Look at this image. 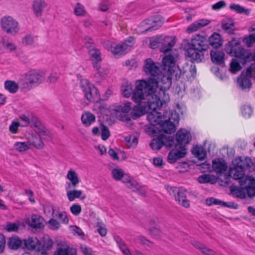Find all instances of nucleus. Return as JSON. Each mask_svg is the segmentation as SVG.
<instances>
[{"instance_id": "f257e3e1", "label": "nucleus", "mask_w": 255, "mask_h": 255, "mask_svg": "<svg viewBox=\"0 0 255 255\" xmlns=\"http://www.w3.org/2000/svg\"><path fill=\"white\" fill-rule=\"evenodd\" d=\"M157 86L152 80H140L135 82L134 89L131 83L127 82L122 87V94L125 98L131 96L132 100L137 105L132 110V115L134 118L142 116L143 106L152 97L151 94L154 91Z\"/></svg>"}, {"instance_id": "f03ea898", "label": "nucleus", "mask_w": 255, "mask_h": 255, "mask_svg": "<svg viewBox=\"0 0 255 255\" xmlns=\"http://www.w3.org/2000/svg\"><path fill=\"white\" fill-rule=\"evenodd\" d=\"M160 108L150 109L145 111L143 115L147 114V119L152 125V130L155 133L163 131L171 133L175 130V124L179 122L178 115L176 113L169 112H160Z\"/></svg>"}, {"instance_id": "7ed1b4c3", "label": "nucleus", "mask_w": 255, "mask_h": 255, "mask_svg": "<svg viewBox=\"0 0 255 255\" xmlns=\"http://www.w3.org/2000/svg\"><path fill=\"white\" fill-rule=\"evenodd\" d=\"M253 162L248 157H237L232 163L230 168V176L236 180H239L240 184L252 185L255 179L253 177L245 175V170L252 166Z\"/></svg>"}, {"instance_id": "20e7f679", "label": "nucleus", "mask_w": 255, "mask_h": 255, "mask_svg": "<svg viewBox=\"0 0 255 255\" xmlns=\"http://www.w3.org/2000/svg\"><path fill=\"white\" fill-rule=\"evenodd\" d=\"M178 57V53L176 51H172L171 54H167L163 58V69L161 75V81L163 85L161 89H168L171 85L172 78L174 77L177 78L178 69L176 66L175 62Z\"/></svg>"}, {"instance_id": "39448f33", "label": "nucleus", "mask_w": 255, "mask_h": 255, "mask_svg": "<svg viewBox=\"0 0 255 255\" xmlns=\"http://www.w3.org/2000/svg\"><path fill=\"white\" fill-rule=\"evenodd\" d=\"M34 133L28 132L25 134L27 143L30 147L33 146L37 148H42L44 146L43 140L51 138L50 132L39 122H36L32 126Z\"/></svg>"}, {"instance_id": "423d86ee", "label": "nucleus", "mask_w": 255, "mask_h": 255, "mask_svg": "<svg viewBox=\"0 0 255 255\" xmlns=\"http://www.w3.org/2000/svg\"><path fill=\"white\" fill-rule=\"evenodd\" d=\"M185 48V55L191 61L199 62L202 57V51L207 48L206 38L204 36L197 35Z\"/></svg>"}, {"instance_id": "0eeeda50", "label": "nucleus", "mask_w": 255, "mask_h": 255, "mask_svg": "<svg viewBox=\"0 0 255 255\" xmlns=\"http://www.w3.org/2000/svg\"><path fill=\"white\" fill-rule=\"evenodd\" d=\"M240 45V40L233 39L226 45L225 50L228 54L238 58L242 64H245L250 61L252 53L250 50Z\"/></svg>"}, {"instance_id": "6e6552de", "label": "nucleus", "mask_w": 255, "mask_h": 255, "mask_svg": "<svg viewBox=\"0 0 255 255\" xmlns=\"http://www.w3.org/2000/svg\"><path fill=\"white\" fill-rule=\"evenodd\" d=\"M148 80H152L156 84V88L154 91L151 94V98L149 99L148 103L144 106V109L142 111V115L147 110L150 109H157L160 108L163 104H166L169 101V96L165 92V90L161 89L158 93V95L155 93L158 88V82L155 78H149Z\"/></svg>"}, {"instance_id": "1a4fd4ad", "label": "nucleus", "mask_w": 255, "mask_h": 255, "mask_svg": "<svg viewBox=\"0 0 255 255\" xmlns=\"http://www.w3.org/2000/svg\"><path fill=\"white\" fill-rule=\"evenodd\" d=\"M149 39L150 42L149 46L152 49L156 48L158 44L161 43L162 44V46L160 48L161 52L166 53L168 51H170V54H171L172 51H176L178 53V51L176 50H171V48L176 42V39L175 37H169L160 35L151 37Z\"/></svg>"}, {"instance_id": "9d476101", "label": "nucleus", "mask_w": 255, "mask_h": 255, "mask_svg": "<svg viewBox=\"0 0 255 255\" xmlns=\"http://www.w3.org/2000/svg\"><path fill=\"white\" fill-rule=\"evenodd\" d=\"M44 73L41 71H32L24 74L19 79L24 87H33L41 84L43 81Z\"/></svg>"}, {"instance_id": "9b49d317", "label": "nucleus", "mask_w": 255, "mask_h": 255, "mask_svg": "<svg viewBox=\"0 0 255 255\" xmlns=\"http://www.w3.org/2000/svg\"><path fill=\"white\" fill-rule=\"evenodd\" d=\"M81 87L86 99L90 102L99 101L100 96L97 89L87 79L81 81Z\"/></svg>"}, {"instance_id": "f8f14e48", "label": "nucleus", "mask_w": 255, "mask_h": 255, "mask_svg": "<svg viewBox=\"0 0 255 255\" xmlns=\"http://www.w3.org/2000/svg\"><path fill=\"white\" fill-rule=\"evenodd\" d=\"M2 30L7 34L14 35L19 31L18 22L10 16H3L0 21Z\"/></svg>"}, {"instance_id": "ddd939ff", "label": "nucleus", "mask_w": 255, "mask_h": 255, "mask_svg": "<svg viewBox=\"0 0 255 255\" xmlns=\"http://www.w3.org/2000/svg\"><path fill=\"white\" fill-rule=\"evenodd\" d=\"M245 186V188L238 187L236 186L231 187V192L232 195L236 197L242 199L245 198L247 194L251 198L255 196V181L252 185L241 184Z\"/></svg>"}, {"instance_id": "4468645a", "label": "nucleus", "mask_w": 255, "mask_h": 255, "mask_svg": "<svg viewBox=\"0 0 255 255\" xmlns=\"http://www.w3.org/2000/svg\"><path fill=\"white\" fill-rule=\"evenodd\" d=\"M187 153V150L184 146L176 145L175 148L168 153L167 160L170 163H173L178 160L183 158Z\"/></svg>"}, {"instance_id": "2eb2a0df", "label": "nucleus", "mask_w": 255, "mask_h": 255, "mask_svg": "<svg viewBox=\"0 0 255 255\" xmlns=\"http://www.w3.org/2000/svg\"><path fill=\"white\" fill-rule=\"evenodd\" d=\"M134 44V39L130 37L122 44L113 46L111 50L114 54H123L130 50Z\"/></svg>"}, {"instance_id": "dca6fc26", "label": "nucleus", "mask_w": 255, "mask_h": 255, "mask_svg": "<svg viewBox=\"0 0 255 255\" xmlns=\"http://www.w3.org/2000/svg\"><path fill=\"white\" fill-rule=\"evenodd\" d=\"M144 71L147 74H150L155 77L157 76L158 79L159 78V76L161 72L159 64L155 63L151 59H147L145 61Z\"/></svg>"}, {"instance_id": "f3484780", "label": "nucleus", "mask_w": 255, "mask_h": 255, "mask_svg": "<svg viewBox=\"0 0 255 255\" xmlns=\"http://www.w3.org/2000/svg\"><path fill=\"white\" fill-rule=\"evenodd\" d=\"M25 222L27 225L33 229H41L45 225L44 219L36 214H33L27 217L25 219Z\"/></svg>"}, {"instance_id": "a211bd4d", "label": "nucleus", "mask_w": 255, "mask_h": 255, "mask_svg": "<svg viewBox=\"0 0 255 255\" xmlns=\"http://www.w3.org/2000/svg\"><path fill=\"white\" fill-rule=\"evenodd\" d=\"M174 197L175 201L183 207L188 208L190 206V201L187 196V191L185 189H178Z\"/></svg>"}, {"instance_id": "6ab92c4d", "label": "nucleus", "mask_w": 255, "mask_h": 255, "mask_svg": "<svg viewBox=\"0 0 255 255\" xmlns=\"http://www.w3.org/2000/svg\"><path fill=\"white\" fill-rule=\"evenodd\" d=\"M47 5V4L44 0H34L31 4V8L35 17H41Z\"/></svg>"}, {"instance_id": "aec40b11", "label": "nucleus", "mask_w": 255, "mask_h": 255, "mask_svg": "<svg viewBox=\"0 0 255 255\" xmlns=\"http://www.w3.org/2000/svg\"><path fill=\"white\" fill-rule=\"evenodd\" d=\"M123 182L126 184L128 188L132 189L133 191L139 192L140 194L144 195L145 194V191L142 186H141L136 181L132 180L128 176L126 178Z\"/></svg>"}, {"instance_id": "412c9836", "label": "nucleus", "mask_w": 255, "mask_h": 255, "mask_svg": "<svg viewBox=\"0 0 255 255\" xmlns=\"http://www.w3.org/2000/svg\"><path fill=\"white\" fill-rule=\"evenodd\" d=\"M248 76L251 77L247 74V71L246 73H242L237 78V85L240 89L245 90L251 88L252 83Z\"/></svg>"}, {"instance_id": "4be33fe9", "label": "nucleus", "mask_w": 255, "mask_h": 255, "mask_svg": "<svg viewBox=\"0 0 255 255\" xmlns=\"http://www.w3.org/2000/svg\"><path fill=\"white\" fill-rule=\"evenodd\" d=\"M191 139L190 133L186 129H181L176 133V140L179 145L184 146L188 144Z\"/></svg>"}, {"instance_id": "5701e85b", "label": "nucleus", "mask_w": 255, "mask_h": 255, "mask_svg": "<svg viewBox=\"0 0 255 255\" xmlns=\"http://www.w3.org/2000/svg\"><path fill=\"white\" fill-rule=\"evenodd\" d=\"M163 21V18L158 16L155 17L154 19H147L142 21L139 25L141 30L143 31H147L150 30L151 28L154 27V23H158L159 24L162 23Z\"/></svg>"}, {"instance_id": "b1692460", "label": "nucleus", "mask_w": 255, "mask_h": 255, "mask_svg": "<svg viewBox=\"0 0 255 255\" xmlns=\"http://www.w3.org/2000/svg\"><path fill=\"white\" fill-rule=\"evenodd\" d=\"M210 23V21L208 19H199L191 24L186 29V31L188 33H191L197 31L201 27L207 26Z\"/></svg>"}, {"instance_id": "393cba45", "label": "nucleus", "mask_w": 255, "mask_h": 255, "mask_svg": "<svg viewBox=\"0 0 255 255\" xmlns=\"http://www.w3.org/2000/svg\"><path fill=\"white\" fill-rule=\"evenodd\" d=\"M111 175L112 178L117 181L124 180L128 177V175L124 172L123 169L116 166L111 169Z\"/></svg>"}, {"instance_id": "a878e982", "label": "nucleus", "mask_w": 255, "mask_h": 255, "mask_svg": "<svg viewBox=\"0 0 255 255\" xmlns=\"http://www.w3.org/2000/svg\"><path fill=\"white\" fill-rule=\"evenodd\" d=\"M66 195L70 202H73L76 199H84L86 197L82 191L77 189L69 190L68 188L66 189Z\"/></svg>"}, {"instance_id": "bb28decb", "label": "nucleus", "mask_w": 255, "mask_h": 255, "mask_svg": "<svg viewBox=\"0 0 255 255\" xmlns=\"http://www.w3.org/2000/svg\"><path fill=\"white\" fill-rule=\"evenodd\" d=\"M66 177L67 179L70 182L69 187L71 185L75 187L80 182L78 173L73 169H70L68 171Z\"/></svg>"}, {"instance_id": "cd10ccee", "label": "nucleus", "mask_w": 255, "mask_h": 255, "mask_svg": "<svg viewBox=\"0 0 255 255\" xmlns=\"http://www.w3.org/2000/svg\"><path fill=\"white\" fill-rule=\"evenodd\" d=\"M206 203L208 206L213 205H219L221 206L237 208V205L233 202H224L220 200L214 198H210L206 199Z\"/></svg>"}, {"instance_id": "c85d7f7f", "label": "nucleus", "mask_w": 255, "mask_h": 255, "mask_svg": "<svg viewBox=\"0 0 255 255\" xmlns=\"http://www.w3.org/2000/svg\"><path fill=\"white\" fill-rule=\"evenodd\" d=\"M22 244V241L17 236H14L9 238L7 241L8 247L12 250L19 249Z\"/></svg>"}, {"instance_id": "c756f323", "label": "nucleus", "mask_w": 255, "mask_h": 255, "mask_svg": "<svg viewBox=\"0 0 255 255\" xmlns=\"http://www.w3.org/2000/svg\"><path fill=\"white\" fill-rule=\"evenodd\" d=\"M209 42L211 46L218 48L222 45L223 40L220 34L215 32L209 37Z\"/></svg>"}, {"instance_id": "7c9ffc66", "label": "nucleus", "mask_w": 255, "mask_h": 255, "mask_svg": "<svg viewBox=\"0 0 255 255\" xmlns=\"http://www.w3.org/2000/svg\"><path fill=\"white\" fill-rule=\"evenodd\" d=\"M95 120V116L89 112H85L82 115L81 121L85 127L90 126Z\"/></svg>"}, {"instance_id": "2f4dec72", "label": "nucleus", "mask_w": 255, "mask_h": 255, "mask_svg": "<svg viewBox=\"0 0 255 255\" xmlns=\"http://www.w3.org/2000/svg\"><path fill=\"white\" fill-rule=\"evenodd\" d=\"M53 255H76V250L69 247L63 246L58 248Z\"/></svg>"}, {"instance_id": "473e14b6", "label": "nucleus", "mask_w": 255, "mask_h": 255, "mask_svg": "<svg viewBox=\"0 0 255 255\" xmlns=\"http://www.w3.org/2000/svg\"><path fill=\"white\" fill-rule=\"evenodd\" d=\"M230 8L231 10L235 11L239 14H244L247 16L251 14V9L245 7L238 4H232L230 5Z\"/></svg>"}, {"instance_id": "72a5a7b5", "label": "nucleus", "mask_w": 255, "mask_h": 255, "mask_svg": "<svg viewBox=\"0 0 255 255\" xmlns=\"http://www.w3.org/2000/svg\"><path fill=\"white\" fill-rule=\"evenodd\" d=\"M13 148L14 150L21 153L25 152L30 148L26 141L15 142L13 144Z\"/></svg>"}, {"instance_id": "f704fd0d", "label": "nucleus", "mask_w": 255, "mask_h": 255, "mask_svg": "<svg viewBox=\"0 0 255 255\" xmlns=\"http://www.w3.org/2000/svg\"><path fill=\"white\" fill-rule=\"evenodd\" d=\"M4 87L6 90L12 94L16 93L19 89L18 84L12 80H7L5 81Z\"/></svg>"}, {"instance_id": "c9c22d12", "label": "nucleus", "mask_w": 255, "mask_h": 255, "mask_svg": "<svg viewBox=\"0 0 255 255\" xmlns=\"http://www.w3.org/2000/svg\"><path fill=\"white\" fill-rule=\"evenodd\" d=\"M211 57L212 61L216 64H221L224 61V53L217 50L211 51Z\"/></svg>"}, {"instance_id": "e433bc0d", "label": "nucleus", "mask_w": 255, "mask_h": 255, "mask_svg": "<svg viewBox=\"0 0 255 255\" xmlns=\"http://www.w3.org/2000/svg\"><path fill=\"white\" fill-rule=\"evenodd\" d=\"M213 168L217 173H223L226 170L227 165L224 161L215 160L213 161Z\"/></svg>"}, {"instance_id": "4c0bfd02", "label": "nucleus", "mask_w": 255, "mask_h": 255, "mask_svg": "<svg viewBox=\"0 0 255 255\" xmlns=\"http://www.w3.org/2000/svg\"><path fill=\"white\" fill-rule=\"evenodd\" d=\"M74 13L77 16L84 17L87 15V11L84 4L78 2L75 5Z\"/></svg>"}, {"instance_id": "58836bf2", "label": "nucleus", "mask_w": 255, "mask_h": 255, "mask_svg": "<svg viewBox=\"0 0 255 255\" xmlns=\"http://www.w3.org/2000/svg\"><path fill=\"white\" fill-rule=\"evenodd\" d=\"M192 153L197 157L199 160H202L206 157V151L204 149L199 146H194L192 150Z\"/></svg>"}, {"instance_id": "ea45409f", "label": "nucleus", "mask_w": 255, "mask_h": 255, "mask_svg": "<svg viewBox=\"0 0 255 255\" xmlns=\"http://www.w3.org/2000/svg\"><path fill=\"white\" fill-rule=\"evenodd\" d=\"M88 48V52L92 60L97 62L101 60V52L99 49L93 46H89Z\"/></svg>"}, {"instance_id": "a19ab883", "label": "nucleus", "mask_w": 255, "mask_h": 255, "mask_svg": "<svg viewBox=\"0 0 255 255\" xmlns=\"http://www.w3.org/2000/svg\"><path fill=\"white\" fill-rule=\"evenodd\" d=\"M164 143V138L162 135H160V138H154L151 141L150 145L153 150H159L161 148Z\"/></svg>"}, {"instance_id": "79ce46f5", "label": "nucleus", "mask_w": 255, "mask_h": 255, "mask_svg": "<svg viewBox=\"0 0 255 255\" xmlns=\"http://www.w3.org/2000/svg\"><path fill=\"white\" fill-rule=\"evenodd\" d=\"M242 41L246 47H252L255 43V34H251L244 36L242 38Z\"/></svg>"}, {"instance_id": "37998d69", "label": "nucleus", "mask_w": 255, "mask_h": 255, "mask_svg": "<svg viewBox=\"0 0 255 255\" xmlns=\"http://www.w3.org/2000/svg\"><path fill=\"white\" fill-rule=\"evenodd\" d=\"M94 68L97 71L98 76L102 78H105L110 74V70L108 68L101 67L98 64H96Z\"/></svg>"}, {"instance_id": "c03bdc74", "label": "nucleus", "mask_w": 255, "mask_h": 255, "mask_svg": "<svg viewBox=\"0 0 255 255\" xmlns=\"http://www.w3.org/2000/svg\"><path fill=\"white\" fill-rule=\"evenodd\" d=\"M131 103L129 102H127L119 106L117 108L112 109L114 110L115 112H122L124 113H129L131 111Z\"/></svg>"}, {"instance_id": "a18cd8bd", "label": "nucleus", "mask_w": 255, "mask_h": 255, "mask_svg": "<svg viewBox=\"0 0 255 255\" xmlns=\"http://www.w3.org/2000/svg\"><path fill=\"white\" fill-rule=\"evenodd\" d=\"M24 243L26 247L29 249H34L39 244V241L37 238L31 237L24 240Z\"/></svg>"}, {"instance_id": "49530a36", "label": "nucleus", "mask_w": 255, "mask_h": 255, "mask_svg": "<svg viewBox=\"0 0 255 255\" xmlns=\"http://www.w3.org/2000/svg\"><path fill=\"white\" fill-rule=\"evenodd\" d=\"M198 181L199 183L202 184L207 183L214 184L216 180L214 177L212 175L203 174L198 178Z\"/></svg>"}, {"instance_id": "de8ad7c7", "label": "nucleus", "mask_w": 255, "mask_h": 255, "mask_svg": "<svg viewBox=\"0 0 255 255\" xmlns=\"http://www.w3.org/2000/svg\"><path fill=\"white\" fill-rule=\"evenodd\" d=\"M40 245L43 248V251L45 252L46 250L51 249L53 246V242L49 237L46 236L43 238Z\"/></svg>"}, {"instance_id": "09e8293b", "label": "nucleus", "mask_w": 255, "mask_h": 255, "mask_svg": "<svg viewBox=\"0 0 255 255\" xmlns=\"http://www.w3.org/2000/svg\"><path fill=\"white\" fill-rule=\"evenodd\" d=\"M127 146L129 147H135L138 142L137 139L135 135H129L125 138Z\"/></svg>"}, {"instance_id": "8fccbe9b", "label": "nucleus", "mask_w": 255, "mask_h": 255, "mask_svg": "<svg viewBox=\"0 0 255 255\" xmlns=\"http://www.w3.org/2000/svg\"><path fill=\"white\" fill-rule=\"evenodd\" d=\"M35 42L33 36L29 34L24 36L21 39V44L24 46H32Z\"/></svg>"}, {"instance_id": "3c124183", "label": "nucleus", "mask_w": 255, "mask_h": 255, "mask_svg": "<svg viewBox=\"0 0 255 255\" xmlns=\"http://www.w3.org/2000/svg\"><path fill=\"white\" fill-rule=\"evenodd\" d=\"M115 114L118 119L123 122H128L130 121L131 118L134 119L137 118L133 117L132 115V112L130 114H129V113H124L122 112H115Z\"/></svg>"}, {"instance_id": "603ef678", "label": "nucleus", "mask_w": 255, "mask_h": 255, "mask_svg": "<svg viewBox=\"0 0 255 255\" xmlns=\"http://www.w3.org/2000/svg\"><path fill=\"white\" fill-rule=\"evenodd\" d=\"M242 69L241 66L237 59H234L230 63V71L232 73H236Z\"/></svg>"}, {"instance_id": "864d4df0", "label": "nucleus", "mask_w": 255, "mask_h": 255, "mask_svg": "<svg viewBox=\"0 0 255 255\" xmlns=\"http://www.w3.org/2000/svg\"><path fill=\"white\" fill-rule=\"evenodd\" d=\"M70 211L73 215L77 216L81 213L82 207L79 204H74L70 207Z\"/></svg>"}, {"instance_id": "5fc2aeb1", "label": "nucleus", "mask_w": 255, "mask_h": 255, "mask_svg": "<svg viewBox=\"0 0 255 255\" xmlns=\"http://www.w3.org/2000/svg\"><path fill=\"white\" fill-rule=\"evenodd\" d=\"M97 231L102 237H105L107 234V229L105 224L101 222L97 224Z\"/></svg>"}, {"instance_id": "6e6d98bb", "label": "nucleus", "mask_w": 255, "mask_h": 255, "mask_svg": "<svg viewBox=\"0 0 255 255\" xmlns=\"http://www.w3.org/2000/svg\"><path fill=\"white\" fill-rule=\"evenodd\" d=\"M19 224L16 223H8L5 227L4 229L7 232H16L18 230Z\"/></svg>"}, {"instance_id": "4d7b16f0", "label": "nucleus", "mask_w": 255, "mask_h": 255, "mask_svg": "<svg viewBox=\"0 0 255 255\" xmlns=\"http://www.w3.org/2000/svg\"><path fill=\"white\" fill-rule=\"evenodd\" d=\"M153 165L159 168H162L165 165V162L161 156H157L153 159Z\"/></svg>"}, {"instance_id": "13d9d810", "label": "nucleus", "mask_w": 255, "mask_h": 255, "mask_svg": "<svg viewBox=\"0 0 255 255\" xmlns=\"http://www.w3.org/2000/svg\"><path fill=\"white\" fill-rule=\"evenodd\" d=\"M101 137L103 140L107 139L110 135V130L108 128L104 125L101 127Z\"/></svg>"}, {"instance_id": "bf43d9fd", "label": "nucleus", "mask_w": 255, "mask_h": 255, "mask_svg": "<svg viewBox=\"0 0 255 255\" xmlns=\"http://www.w3.org/2000/svg\"><path fill=\"white\" fill-rule=\"evenodd\" d=\"M242 113L245 118H249L252 114V109L250 106H245L242 107Z\"/></svg>"}, {"instance_id": "052dcab7", "label": "nucleus", "mask_w": 255, "mask_h": 255, "mask_svg": "<svg viewBox=\"0 0 255 255\" xmlns=\"http://www.w3.org/2000/svg\"><path fill=\"white\" fill-rule=\"evenodd\" d=\"M149 234L154 237H159L162 235V232L159 228L153 227L149 229Z\"/></svg>"}, {"instance_id": "680f3d73", "label": "nucleus", "mask_w": 255, "mask_h": 255, "mask_svg": "<svg viewBox=\"0 0 255 255\" xmlns=\"http://www.w3.org/2000/svg\"><path fill=\"white\" fill-rule=\"evenodd\" d=\"M112 109H114L113 108H110V110L109 109L107 106L106 105H100L99 107V110L102 114L108 115L109 113L111 112V114H114V113L112 112L113 110Z\"/></svg>"}, {"instance_id": "e2e57ef3", "label": "nucleus", "mask_w": 255, "mask_h": 255, "mask_svg": "<svg viewBox=\"0 0 255 255\" xmlns=\"http://www.w3.org/2000/svg\"><path fill=\"white\" fill-rule=\"evenodd\" d=\"M203 255H215V253L212 250L207 248L205 245L200 251Z\"/></svg>"}, {"instance_id": "0e129e2a", "label": "nucleus", "mask_w": 255, "mask_h": 255, "mask_svg": "<svg viewBox=\"0 0 255 255\" xmlns=\"http://www.w3.org/2000/svg\"><path fill=\"white\" fill-rule=\"evenodd\" d=\"M48 225L50 229L52 230H57L60 227V224L54 219H51L48 222Z\"/></svg>"}, {"instance_id": "69168bd1", "label": "nucleus", "mask_w": 255, "mask_h": 255, "mask_svg": "<svg viewBox=\"0 0 255 255\" xmlns=\"http://www.w3.org/2000/svg\"><path fill=\"white\" fill-rule=\"evenodd\" d=\"M71 228L72 231L73 232L74 234L75 235H77L81 237L84 236V234L83 232L80 228L77 226H71Z\"/></svg>"}, {"instance_id": "338daca9", "label": "nucleus", "mask_w": 255, "mask_h": 255, "mask_svg": "<svg viewBox=\"0 0 255 255\" xmlns=\"http://www.w3.org/2000/svg\"><path fill=\"white\" fill-rule=\"evenodd\" d=\"M58 219L60 220L62 223L66 224H68L69 222V219L65 212L59 213L58 214Z\"/></svg>"}, {"instance_id": "774afa93", "label": "nucleus", "mask_w": 255, "mask_h": 255, "mask_svg": "<svg viewBox=\"0 0 255 255\" xmlns=\"http://www.w3.org/2000/svg\"><path fill=\"white\" fill-rule=\"evenodd\" d=\"M5 48H6L10 52H13L16 51L17 47L14 43L7 40V42L5 45Z\"/></svg>"}]
</instances>
